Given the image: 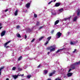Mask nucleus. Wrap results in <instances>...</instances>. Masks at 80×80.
Segmentation results:
<instances>
[{
  "label": "nucleus",
  "instance_id": "f257e3e1",
  "mask_svg": "<svg viewBox=\"0 0 80 80\" xmlns=\"http://www.w3.org/2000/svg\"><path fill=\"white\" fill-rule=\"evenodd\" d=\"M55 46H52L51 47V48L50 50V52H53V51H55Z\"/></svg>",
  "mask_w": 80,
  "mask_h": 80
},
{
  "label": "nucleus",
  "instance_id": "f03ea898",
  "mask_svg": "<svg viewBox=\"0 0 80 80\" xmlns=\"http://www.w3.org/2000/svg\"><path fill=\"white\" fill-rule=\"evenodd\" d=\"M61 35H62V33L60 32H59L57 33L56 35V37L57 38H58L60 37Z\"/></svg>",
  "mask_w": 80,
  "mask_h": 80
},
{
  "label": "nucleus",
  "instance_id": "7ed1b4c3",
  "mask_svg": "<svg viewBox=\"0 0 80 80\" xmlns=\"http://www.w3.org/2000/svg\"><path fill=\"white\" fill-rule=\"evenodd\" d=\"M11 42V41H9L4 43V47H5L6 48H8L9 47V46H7V45H8V44L9 43H10Z\"/></svg>",
  "mask_w": 80,
  "mask_h": 80
},
{
  "label": "nucleus",
  "instance_id": "20e7f679",
  "mask_svg": "<svg viewBox=\"0 0 80 80\" xmlns=\"http://www.w3.org/2000/svg\"><path fill=\"white\" fill-rule=\"evenodd\" d=\"M51 38H52V37H49L47 38V40L46 42L45 43V45H47L48 43V42L50 41V40L51 39Z\"/></svg>",
  "mask_w": 80,
  "mask_h": 80
},
{
  "label": "nucleus",
  "instance_id": "39448f33",
  "mask_svg": "<svg viewBox=\"0 0 80 80\" xmlns=\"http://www.w3.org/2000/svg\"><path fill=\"white\" fill-rule=\"evenodd\" d=\"M24 75L23 74H21L20 75H15V76H13V77L14 78V79H16L17 78H18V76H21V77H23Z\"/></svg>",
  "mask_w": 80,
  "mask_h": 80
},
{
  "label": "nucleus",
  "instance_id": "423d86ee",
  "mask_svg": "<svg viewBox=\"0 0 80 80\" xmlns=\"http://www.w3.org/2000/svg\"><path fill=\"white\" fill-rule=\"evenodd\" d=\"M76 65H75V63H74L70 66V68H71L73 70V69H75V66H76Z\"/></svg>",
  "mask_w": 80,
  "mask_h": 80
},
{
  "label": "nucleus",
  "instance_id": "0eeeda50",
  "mask_svg": "<svg viewBox=\"0 0 80 80\" xmlns=\"http://www.w3.org/2000/svg\"><path fill=\"white\" fill-rule=\"evenodd\" d=\"M4 68L5 67L4 66L0 68V75H1V74L2 73V72H2V70H3Z\"/></svg>",
  "mask_w": 80,
  "mask_h": 80
},
{
  "label": "nucleus",
  "instance_id": "6e6552de",
  "mask_svg": "<svg viewBox=\"0 0 80 80\" xmlns=\"http://www.w3.org/2000/svg\"><path fill=\"white\" fill-rule=\"evenodd\" d=\"M77 14L78 16H79L80 15V10L79 9H78L77 10Z\"/></svg>",
  "mask_w": 80,
  "mask_h": 80
},
{
  "label": "nucleus",
  "instance_id": "1a4fd4ad",
  "mask_svg": "<svg viewBox=\"0 0 80 80\" xmlns=\"http://www.w3.org/2000/svg\"><path fill=\"white\" fill-rule=\"evenodd\" d=\"M5 33H6L5 31H3L1 33V36L3 37V36H4V35H5Z\"/></svg>",
  "mask_w": 80,
  "mask_h": 80
},
{
  "label": "nucleus",
  "instance_id": "9d476101",
  "mask_svg": "<svg viewBox=\"0 0 80 80\" xmlns=\"http://www.w3.org/2000/svg\"><path fill=\"white\" fill-rule=\"evenodd\" d=\"M77 43L76 42H74V41H71L70 42V45H75Z\"/></svg>",
  "mask_w": 80,
  "mask_h": 80
},
{
  "label": "nucleus",
  "instance_id": "9b49d317",
  "mask_svg": "<svg viewBox=\"0 0 80 80\" xmlns=\"http://www.w3.org/2000/svg\"><path fill=\"white\" fill-rule=\"evenodd\" d=\"M55 71H54L53 72H52V73H50L49 74V77H52L55 73Z\"/></svg>",
  "mask_w": 80,
  "mask_h": 80
},
{
  "label": "nucleus",
  "instance_id": "f8f14e48",
  "mask_svg": "<svg viewBox=\"0 0 80 80\" xmlns=\"http://www.w3.org/2000/svg\"><path fill=\"white\" fill-rule=\"evenodd\" d=\"M72 17V16H70V17L69 18H65L64 19V20L66 21L67 20H70V18Z\"/></svg>",
  "mask_w": 80,
  "mask_h": 80
},
{
  "label": "nucleus",
  "instance_id": "ddd939ff",
  "mask_svg": "<svg viewBox=\"0 0 80 80\" xmlns=\"http://www.w3.org/2000/svg\"><path fill=\"white\" fill-rule=\"evenodd\" d=\"M60 5V4L59 3H57L55 4L56 7H59Z\"/></svg>",
  "mask_w": 80,
  "mask_h": 80
},
{
  "label": "nucleus",
  "instance_id": "4468645a",
  "mask_svg": "<svg viewBox=\"0 0 80 80\" xmlns=\"http://www.w3.org/2000/svg\"><path fill=\"white\" fill-rule=\"evenodd\" d=\"M78 17L77 16H75L73 19V21L74 22H75L76 20H77V19Z\"/></svg>",
  "mask_w": 80,
  "mask_h": 80
},
{
  "label": "nucleus",
  "instance_id": "2eb2a0df",
  "mask_svg": "<svg viewBox=\"0 0 80 80\" xmlns=\"http://www.w3.org/2000/svg\"><path fill=\"white\" fill-rule=\"evenodd\" d=\"M58 22H59V20H57L54 23L55 25H57V24H58Z\"/></svg>",
  "mask_w": 80,
  "mask_h": 80
},
{
  "label": "nucleus",
  "instance_id": "dca6fc26",
  "mask_svg": "<svg viewBox=\"0 0 80 80\" xmlns=\"http://www.w3.org/2000/svg\"><path fill=\"white\" fill-rule=\"evenodd\" d=\"M26 7H27V8H29L30 7V3H27L26 5Z\"/></svg>",
  "mask_w": 80,
  "mask_h": 80
},
{
  "label": "nucleus",
  "instance_id": "f3484780",
  "mask_svg": "<svg viewBox=\"0 0 80 80\" xmlns=\"http://www.w3.org/2000/svg\"><path fill=\"white\" fill-rule=\"evenodd\" d=\"M80 64V61L78 62L74 63L75 65H79Z\"/></svg>",
  "mask_w": 80,
  "mask_h": 80
},
{
  "label": "nucleus",
  "instance_id": "a211bd4d",
  "mask_svg": "<svg viewBox=\"0 0 80 80\" xmlns=\"http://www.w3.org/2000/svg\"><path fill=\"white\" fill-rule=\"evenodd\" d=\"M15 15H17L18 14V10H16L14 13Z\"/></svg>",
  "mask_w": 80,
  "mask_h": 80
},
{
  "label": "nucleus",
  "instance_id": "6ab92c4d",
  "mask_svg": "<svg viewBox=\"0 0 80 80\" xmlns=\"http://www.w3.org/2000/svg\"><path fill=\"white\" fill-rule=\"evenodd\" d=\"M62 50H63V49H59L58 50L57 52H56V53H58V52H60V51H62Z\"/></svg>",
  "mask_w": 80,
  "mask_h": 80
},
{
  "label": "nucleus",
  "instance_id": "aec40b11",
  "mask_svg": "<svg viewBox=\"0 0 80 80\" xmlns=\"http://www.w3.org/2000/svg\"><path fill=\"white\" fill-rule=\"evenodd\" d=\"M16 35L17 37H18V38H20L21 37V36H20V35L19 33H17Z\"/></svg>",
  "mask_w": 80,
  "mask_h": 80
},
{
  "label": "nucleus",
  "instance_id": "412c9836",
  "mask_svg": "<svg viewBox=\"0 0 80 80\" xmlns=\"http://www.w3.org/2000/svg\"><path fill=\"white\" fill-rule=\"evenodd\" d=\"M44 74H47V72H48V71L47 70H45L44 71Z\"/></svg>",
  "mask_w": 80,
  "mask_h": 80
},
{
  "label": "nucleus",
  "instance_id": "4be33fe9",
  "mask_svg": "<svg viewBox=\"0 0 80 80\" xmlns=\"http://www.w3.org/2000/svg\"><path fill=\"white\" fill-rule=\"evenodd\" d=\"M68 77H71V76H72V74L71 73H68Z\"/></svg>",
  "mask_w": 80,
  "mask_h": 80
},
{
  "label": "nucleus",
  "instance_id": "5701e85b",
  "mask_svg": "<svg viewBox=\"0 0 80 80\" xmlns=\"http://www.w3.org/2000/svg\"><path fill=\"white\" fill-rule=\"evenodd\" d=\"M63 11V8H61L60 9H59V12H62Z\"/></svg>",
  "mask_w": 80,
  "mask_h": 80
},
{
  "label": "nucleus",
  "instance_id": "b1692460",
  "mask_svg": "<svg viewBox=\"0 0 80 80\" xmlns=\"http://www.w3.org/2000/svg\"><path fill=\"white\" fill-rule=\"evenodd\" d=\"M22 58V56H20L18 58V61H20L21 59Z\"/></svg>",
  "mask_w": 80,
  "mask_h": 80
},
{
  "label": "nucleus",
  "instance_id": "393cba45",
  "mask_svg": "<svg viewBox=\"0 0 80 80\" xmlns=\"http://www.w3.org/2000/svg\"><path fill=\"white\" fill-rule=\"evenodd\" d=\"M36 25L37 26H38L39 25H40V22H37Z\"/></svg>",
  "mask_w": 80,
  "mask_h": 80
},
{
  "label": "nucleus",
  "instance_id": "a878e982",
  "mask_svg": "<svg viewBox=\"0 0 80 80\" xmlns=\"http://www.w3.org/2000/svg\"><path fill=\"white\" fill-rule=\"evenodd\" d=\"M43 38H44V37H41L40 38H39V40L40 41V40H42V39H43Z\"/></svg>",
  "mask_w": 80,
  "mask_h": 80
},
{
  "label": "nucleus",
  "instance_id": "bb28decb",
  "mask_svg": "<svg viewBox=\"0 0 80 80\" xmlns=\"http://www.w3.org/2000/svg\"><path fill=\"white\" fill-rule=\"evenodd\" d=\"M52 15H55V14H56V13L55 12H53V11H52Z\"/></svg>",
  "mask_w": 80,
  "mask_h": 80
},
{
  "label": "nucleus",
  "instance_id": "cd10ccee",
  "mask_svg": "<svg viewBox=\"0 0 80 80\" xmlns=\"http://www.w3.org/2000/svg\"><path fill=\"white\" fill-rule=\"evenodd\" d=\"M16 67H13L12 68V70H16Z\"/></svg>",
  "mask_w": 80,
  "mask_h": 80
},
{
  "label": "nucleus",
  "instance_id": "c85d7f7f",
  "mask_svg": "<svg viewBox=\"0 0 80 80\" xmlns=\"http://www.w3.org/2000/svg\"><path fill=\"white\" fill-rule=\"evenodd\" d=\"M18 71H22V69L19 68H18Z\"/></svg>",
  "mask_w": 80,
  "mask_h": 80
},
{
  "label": "nucleus",
  "instance_id": "c756f323",
  "mask_svg": "<svg viewBox=\"0 0 80 80\" xmlns=\"http://www.w3.org/2000/svg\"><path fill=\"white\" fill-rule=\"evenodd\" d=\"M42 28H43V26H42L39 28V30H41V29H42Z\"/></svg>",
  "mask_w": 80,
  "mask_h": 80
},
{
  "label": "nucleus",
  "instance_id": "7c9ffc66",
  "mask_svg": "<svg viewBox=\"0 0 80 80\" xmlns=\"http://www.w3.org/2000/svg\"><path fill=\"white\" fill-rule=\"evenodd\" d=\"M35 39H33L31 41V42H32H32H34V41H35Z\"/></svg>",
  "mask_w": 80,
  "mask_h": 80
},
{
  "label": "nucleus",
  "instance_id": "2f4dec72",
  "mask_svg": "<svg viewBox=\"0 0 80 80\" xmlns=\"http://www.w3.org/2000/svg\"><path fill=\"white\" fill-rule=\"evenodd\" d=\"M34 17H35V18H37V14H34Z\"/></svg>",
  "mask_w": 80,
  "mask_h": 80
},
{
  "label": "nucleus",
  "instance_id": "473e14b6",
  "mask_svg": "<svg viewBox=\"0 0 80 80\" xmlns=\"http://www.w3.org/2000/svg\"><path fill=\"white\" fill-rule=\"evenodd\" d=\"M30 77H31V76H30V75H28L27 76V78H30Z\"/></svg>",
  "mask_w": 80,
  "mask_h": 80
},
{
  "label": "nucleus",
  "instance_id": "72a5a7b5",
  "mask_svg": "<svg viewBox=\"0 0 80 80\" xmlns=\"http://www.w3.org/2000/svg\"><path fill=\"white\" fill-rule=\"evenodd\" d=\"M53 32H54V30H52V31L51 33L52 34H53Z\"/></svg>",
  "mask_w": 80,
  "mask_h": 80
},
{
  "label": "nucleus",
  "instance_id": "f704fd0d",
  "mask_svg": "<svg viewBox=\"0 0 80 80\" xmlns=\"http://www.w3.org/2000/svg\"><path fill=\"white\" fill-rule=\"evenodd\" d=\"M77 50H76V49H75V50H74L73 51V53H75V52H76V51Z\"/></svg>",
  "mask_w": 80,
  "mask_h": 80
},
{
  "label": "nucleus",
  "instance_id": "c9c22d12",
  "mask_svg": "<svg viewBox=\"0 0 80 80\" xmlns=\"http://www.w3.org/2000/svg\"><path fill=\"white\" fill-rule=\"evenodd\" d=\"M72 70V69L71 68H70L69 69V71H68V72H70V71H71V70Z\"/></svg>",
  "mask_w": 80,
  "mask_h": 80
},
{
  "label": "nucleus",
  "instance_id": "e433bc0d",
  "mask_svg": "<svg viewBox=\"0 0 80 80\" xmlns=\"http://www.w3.org/2000/svg\"><path fill=\"white\" fill-rule=\"evenodd\" d=\"M20 28V26H18L17 27V28Z\"/></svg>",
  "mask_w": 80,
  "mask_h": 80
},
{
  "label": "nucleus",
  "instance_id": "4c0bfd02",
  "mask_svg": "<svg viewBox=\"0 0 80 80\" xmlns=\"http://www.w3.org/2000/svg\"><path fill=\"white\" fill-rule=\"evenodd\" d=\"M52 1H51V2H49L48 3V4L49 5H50V4L51 3H52Z\"/></svg>",
  "mask_w": 80,
  "mask_h": 80
},
{
  "label": "nucleus",
  "instance_id": "58836bf2",
  "mask_svg": "<svg viewBox=\"0 0 80 80\" xmlns=\"http://www.w3.org/2000/svg\"><path fill=\"white\" fill-rule=\"evenodd\" d=\"M55 80H60V79H59V78H57Z\"/></svg>",
  "mask_w": 80,
  "mask_h": 80
},
{
  "label": "nucleus",
  "instance_id": "ea45409f",
  "mask_svg": "<svg viewBox=\"0 0 80 80\" xmlns=\"http://www.w3.org/2000/svg\"><path fill=\"white\" fill-rule=\"evenodd\" d=\"M25 39H26V38H27V35H25Z\"/></svg>",
  "mask_w": 80,
  "mask_h": 80
},
{
  "label": "nucleus",
  "instance_id": "a19ab883",
  "mask_svg": "<svg viewBox=\"0 0 80 80\" xmlns=\"http://www.w3.org/2000/svg\"><path fill=\"white\" fill-rule=\"evenodd\" d=\"M66 54H70V53L68 52L66 53Z\"/></svg>",
  "mask_w": 80,
  "mask_h": 80
},
{
  "label": "nucleus",
  "instance_id": "79ce46f5",
  "mask_svg": "<svg viewBox=\"0 0 80 80\" xmlns=\"http://www.w3.org/2000/svg\"><path fill=\"white\" fill-rule=\"evenodd\" d=\"M8 9H7L5 11V12H7V11H8Z\"/></svg>",
  "mask_w": 80,
  "mask_h": 80
},
{
  "label": "nucleus",
  "instance_id": "37998d69",
  "mask_svg": "<svg viewBox=\"0 0 80 80\" xmlns=\"http://www.w3.org/2000/svg\"><path fill=\"white\" fill-rule=\"evenodd\" d=\"M49 54H50V52H48L47 54L48 55H49Z\"/></svg>",
  "mask_w": 80,
  "mask_h": 80
},
{
  "label": "nucleus",
  "instance_id": "c03bdc74",
  "mask_svg": "<svg viewBox=\"0 0 80 80\" xmlns=\"http://www.w3.org/2000/svg\"><path fill=\"white\" fill-rule=\"evenodd\" d=\"M40 67V64H39L38 66V68H39Z\"/></svg>",
  "mask_w": 80,
  "mask_h": 80
},
{
  "label": "nucleus",
  "instance_id": "a18cd8bd",
  "mask_svg": "<svg viewBox=\"0 0 80 80\" xmlns=\"http://www.w3.org/2000/svg\"><path fill=\"white\" fill-rule=\"evenodd\" d=\"M68 35H69V34H70V32H68Z\"/></svg>",
  "mask_w": 80,
  "mask_h": 80
},
{
  "label": "nucleus",
  "instance_id": "49530a36",
  "mask_svg": "<svg viewBox=\"0 0 80 80\" xmlns=\"http://www.w3.org/2000/svg\"><path fill=\"white\" fill-rule=\"evenodd\" d=\"M6 80H9V79H8V78H7L6 79Z\"/></svg>",
  "mask_w": 80,
  "mask_h": 80
},
{
  "label": "nucleus",
  "instance_id": "de8ad7c7",
  "mask_svg": "<svg viewBox=\"0 0 80 80\" xmlns=\"http://www.w3.org/2000/svg\"><path fill=\"white\" fill-rule=\"evenodd\" d=\"M2 28V27H0V29H1V28Z\"/></svg>",
  "mask_w": 80,
  "mask_h": 80
},
{
  "label": "nucleus",
  "instance_id": "09e8293b",
  "mask_svg": "<svg viewBox=\"0 0 80 80\" xmlns=\"http://www.w3.org/2000/svg\"><path fill=\"white\" fill-rule=\"evenodd\" d=\"M1 25H2V24L0 23V26H1Z\"/></svg>",
  "mask_w": 80,
  "mask_h": 80
},
{
  "label": "nucleus",
  "instance_id": "8fccbe9b",
  "mask_svg": "<svg viewBox=\"0 0 80 80\" xmlns=\"http://www.w3.org/2000/svg\"><path fill=\"white\" fill-rule=\"evenodd\" d=\"M56 0H54V2H55V1H56Z\"/></svg>",
  "mask_w": 80,
  "mask_h": 80
}]
</instances>
